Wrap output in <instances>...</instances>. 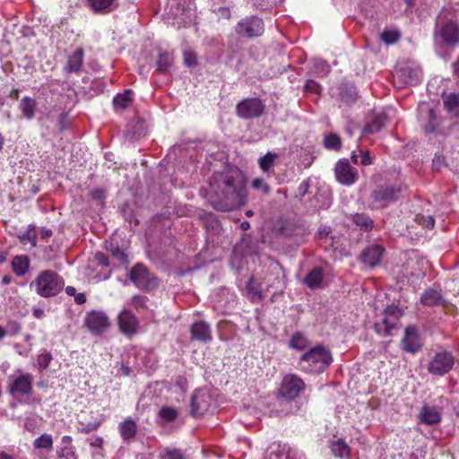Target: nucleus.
Segmentation results:
<instances>
[{
  "instance_id": "f257e3e1",
  "label": "nucleus",
  "mask_w": 459,
  "mask_h": 459,
  "mask_svg": "<svg viewBox=\"0 0 459 459\" xmlns=\"http://www.w3.org/2000/svg\"><path fill=\"white\" fill-rule=\"evenodd\" d=\"M210 203L217 211L230 212L247 202L246 184L238 172L215 173L210 182Z\"/></svg>"
},
{
  "instance_id": "f03ea898",
  "label": "nucleus",
  "mask_w": 459,
  "mask_h": 459,
  "mask_svg": "<svg viewBox=\"0 0 459 459\" xmlns=\"http://www.w3.org/2000/svg\"><path fill=\"white\" fill-rule=\"evenodd\" d=\"M454 16L452 9L443 8L437 15L435 30L436 39L449 46L459 42V24Z\"/></svg>"
},
{
  "instance_id": "7ed1b4c3",
  "label": "nucleus",
  "mask_w": 459,
  "mask_h": 459,
  "mask_svg": "<svg viewBox=\"0 0 459 459\" xmlns=\"http://www.w3.org/2000/svg\"><path fill=\"white\" fill-rule=\"evenodd\" d=\"M38 295L49 298L57 295L65 287L64 279L56 272L45 270L31 283Z\"/></svg>"
},
{
  "instance_id": "20e7f679",
  "label": "nucleus",
  "mask_w": 459,
  "mask_h": 459,
  "mask_svg": "<svg viewBox=\"0 0 459 459\" xmlns=\"http://www.w3.org/2000/svg\"><path fill=\"white\" fill-rule=\"evenodd\" d=\"M300 361L306 363L302 368L309 372L320 373L332 362V356L328 350L323 346H316L304 353Z\"/></svg>"
},
{
  "instance_id": "39448f33",
  "label": "nucleus",
  "mask_w": 459,
  "mask_h": 459,
  "mask_svg": "<svg viewBox=\"0 0 459 459\" xmlns=\"http://www.w3.org/2000/svg\"><path fill=\"white\" fill-rule=\"evenodd\" d=\"M402 193L403 187L399 185H381L372 191L370 197L376 208H385L397 201Z\"/></svg>"
},
{
  "instance_id": "423d86ee",
  "label": "nucleus",
  "mask_w": 459,
  "mask_h": 459,
  "mask_svg": "<svg viewBox=\"0 0 459 459\" xmlns=\"http://www.w3.org/2000/svg\"><path fill=\"white\" fill-rule=\"evenodd\" d=\"M402 316L403 311L397 306H387L381 320L374 324L376 332L382 336L392 335Z\"/></svg>"
},
{
  "instance_id": "0eeeda50",
  "label": "nucleus",
  "mask_w": 459,
  "mask_h": 459,
  "mask_svg": "<svg viewBox=\"0 0 459 459\" xmlns=\"http://www.w3.org/2000/svg\"><path fill=\"white\" fill-rule=\"evenodd\" d=\"M129 278L143 290H154L159 284L157 277L142 264H137L131 269Z\"/></svg>"
},
{
  "instance_id": "6e6552de",
  "label": "nucleus",
  "mask_w": 459,
  "mask_h": 459,
  "mask_svg": "<svg viewBox=\"0 0 459 459\" xmlns=\"http://www.w3.org/2000/svg\"><path fill=\"white\" fill-rule=\"evenodd\" d=\"M420 78L421 71L410 65L401 66L393 74L394 85L398 89L417 85Z\"/></svg>"
},
{
  "instance_id": "1a4fd4ad",
  "label": "nucleus",
  "mask_w": 459,
  "mask_h": 459,
  "mask_svg": "<svg viewBox=\"0 0 459 459\" xmlns=\"http://www.w3.org/2000/svg\"><path fill=\"white\" fill-rule=\"evenodd\" d=\"M419 117L426 133L436 134L444 133L440 126L441 119L429 104L422 103L420 106Z\"/></svg>"
},
{
  "instance_id": "9d476101",
  "label": "nucleus",
  "mask_w": 459,
  "mask_h": 459,
  "mask_svg": "<svg viewBox=\"0 0 459 459\" xmlns=\"http://www.w3.org/2000/svg\"><path fill=\"white\" fill-rule=\"evenodd\" d=\"M455 359L452 352L443 351L435 354L428 364V370L436 376H444L448 373L455 365Z\"/></svg>"
},
{
  "instance_id": "9b49d317",
  "label": "nucleus",
  "mask_w": 459,
  "mask_h": 459,
  "mask_svg": "<svg viewBox=\"0 0 459 459\" xmlns=\"http://www.w3.org/2000/svg\"><path fill=\"white\" fill-rule=\"evenodd\" d=\"M305 389L303 380L295 374L286 375L278 389L279 396L287 400H293L297 398L300 393Z\"/></svg>"
},
{
  "instance_id": "f8f14e48",
  "label": "nucleus",
  "mask_w": 459,
  "mask_h": 459,
  "mask_svg": "<svg viewBox=\"0 0 459 459\" xmlns=\"http://www.w3.org/2000/svg\"><path fill=\"white\" fill-rule=\"evenodd\" d=\"M265 106L258 98L245 99L236 107L237 115L243 119L260 117L264 112Z\"/></svg>"
},
{
  "instance_id": "ddd939ff",
  "label": "nucleus",
  "mask_w": 459,
  "mask_h": 459,
  "mask_svg": "<svg viewBox=\"0 0 459 459\" xmlns=\"http://www.w3.org/2000/svg\"><path fill=\"white\" fill-rule=\"evenodd\" d=\"M264 22L257 16L246 17L236 27L237 33L247 38L259 37L264 33Z\"/></svg>"
},
{
  "instance_id": "4468645a",
  "label": "nucleus",
  "mask_w": 459,
  "mask_h": 459,
  "mask_svg": "<svg viewBox=\"0 0 459 459\" xmlns=\"http://www.w3.org/2000/svg\"><path fill=\"white\" fill-rule=\"evenodd\" d=\"M84 325L93 334H100L107 331L110 326L108 316L101 311H91L87 313L84 318Z\"/></svg>"
},
{
  "instance_id": "2eb2a0df",
  "label": "nucleus",
  "mask_w": 459,
  "mask_h": 459,
  "mask_svg": "<svg viewBox=\"0 0 459 459\" xmlns=\"http://www.w3.org/2000/svg\"><path fill=\"white\" fill-rule=\"evenodd\" d=\"M337 181L345 186L354 184L358 179L357 170L350 165L347 160H340L334 169Z\"/></svg>"
},
{
  "instance_id": "dca6fc26",
  "label": "nucleus",
  "mask_w": 459,
  "mask_h": 459,
  "mask_svg": "<svg viewBox=\"0 0 459 459\" xmlns=\"http://www.w3.org/2000/svg\"><path fill=\"white\" fill-rule=\"evenodd\" d=\"M212 403L211 394L204 390L195 393L191 398V415L200 417L210 409Z\"/></svg>"
},
{
  "instance_id": "f3484780",
  "label": "nucleus",
  "mask_w": 459,
  "mask_h": 459,
  "mask_svg": "<svg viewBox=\"0 0 459 459\" xmlns=\"http://www.w3.org/2000/svg\"><path fill=\"white\" fill-rule=\"evenodd\" d=\"M118 326L124 334L132 336L138 331L139 321L130 310L124 309L118 315Z\"/></svg>"
},
{
  "instance_id": "a211bd4d",
  "label": "nucleus",
  "mask_w": 459,
  "mask_h": 459,
  "mask_svg": "<svg viewBox=\"0 0 459 459\" xmlns=\"http://www.w3.org/2000/svg\"><path fill=\"white\" fill-rule=\"evenodd\" d=\"M385 248L379 245H370L365 247L360 255V260L365 264L375 267L377 265L384 255Z\"/></svg>"
},
{
  "instance_id": "6ab92c4d",
  "label": "nucleus",
  "mask_w": 459,
  "mask_h": 459,
  "mask_svg": "<svg viewBox=\"0 0 459 459\" xmlns=\"http://www.w3.org/2000/svg\"><path fill=\"white\" fill-rule=\"evenodd\" d=\"M403 350L408 352L414 353L421 346L417 329L413 325L407 326L405 329V335L403 339Z\"/></svg>"
},
{
  "instance_id": "aec40b11",
  "label": "nucleus",
  "mask_w": 459,
  "mask_h": 459,
  "mask_svg": "<svg viewBox=\"0 0 459 459\" xmlns=\"http://www.w3.org/2000/svg\"><path fill=\"white\" fill-rule=\"evenodd\" d=\"M32 376L29 373L18 377L11 385L10 392L14 394H29L32 390Z\"/></svg>"
},
{
  "instance_id": "412c9836",
  "label": "nucleus",
  "mask_w": 459,
  "mask_h": 459,
  "mask_svg": "<svg viewBox=\"0 0 459 459\" xmlns=\"http://www.w3.org/2000/svg\"><path fill=\"white\" fill-rule=\"evenodd\" d=\"M192 339L199 342L212 341V330L210 325L204 321H198L192 325L190 329Z\"/></svg>"
},
{
  "instance_id": "4be33fe9",
  "label": "nucleus",
  "mask_w": 459,
  "mask_h": 459,
  "mask_svg": "<svg viewBox=\"0 0 459 459\" xmlns=\"http://www.w3.org/2000/svg\"><path fill=\"white\" fill-rule=\"evenodd\" d=\"M419 418L421 422L427 425L437 424L441 420V415L434 406L425 405L421 408Z\"/></svg>"
},
{
  "instance_id": "5701e85b",
  "label": "nucleus",
  "mask_w": 459,
  "mask_h": 459,
  "mask_svg": "<svg viewBox=\"0 0 459 459\" xmlns=\"http://www.w3.org/2000/svg\"><path fill=\"white\" fill-rule=\"evenodd\" d=\"M424 261L422 259L418 258H409L406 264L403 265L406 271H409L406 276L415 277L417 279H421L425 276V272L420 267Z\"/></svg>"
},
{
  "instance_id": "b1692460",
  "label": "nucleus",
  "mask_w": 459,
  "mask_h": 459,
  "mask_svg": "<svg viewBox=\"0 0 459 459\" xmlns=\"http://www.w3.org/2000/svg\"><path fill=\"white\" fill-rule=\"evenodd\" d=\"M84 52L82 48H77L69 57L65 65V71L68 73L78 72L83 63Z\"/></svg>"
},
{
  "instance_id": "393cba45",
  "label": "nucleus",
  "mask_w": 459,
  "mask_h": 459,
  "mask_svg": "<svg viewBox=\"0 0 459 459\" xmlns=\"http://www.w3.org/2000/svg\"><path fill=\"white\" fill-rule=\"evenodd\" d=\"M119 432L124 440L132 439L137 433V426L131 418L126 419L119 424Z\"/></svg>"
},
{
  "instance_id": "a878e982",
  "label": "nucleus",
  "mask_w": 459,
  "mask_h": 459,
  "mask_svg": "<svg viewBox=\"0 0 459 459\" xmlns=\"http://www.w3.org/2000/svg\"><path fill=\"white\" fill-rule=\"evenodd\" d=\"M420 301L423 305L432 307L443 305V299L439 291L436 290H427L421 296Z\"/></svg>"
},
{
  "instance_id": "bb28decb",
  "label": "nucleus",
  "mask_w": 459,
  "mask_h": 459,
  "mask_svg": "<svg viewBox=\"0 0 459 459\" xmlns=\"http://www.w3.org/2000/svg\"><path fill=\"white\" fill-rule=\"evenodd\" d=\"M247 291L253 301L262 300L265 295L262 290L261 284L254 277H251L247 284Z\"/></svg>"
},
{
  "instance_id": "cd10ccee",
  "label": "nucleus",
  "mask_w": 459,
  "mask_h": 459,
  "mask_svg": "<svg viewBox=\"0 0 459 459\" xmlns=\"http://www.w3.org/2000/svg\"><path fill=\"white\" fill-rule=\"evenodd\" d=\"M276 158V153L268 152L258 160L260 169L268 175L273 174Z\"/></svg>"
},
{
  "instance_id": "c85d7f7f",
  "label": "nucleus",
  "mask_w": 459,
  "mask_h": 459,
  "mask_svg": "<svg viewBox=\"0 0 459 459\" xmlns=\"http://www.w3.org/2000/svg\"><path fill=\"white\" fill-rule=\"evenodd\" d=\"M387 117L385 114L376 115L365 126V132L375 134L379 132L386 123Z\"/></svg>"
},
{
  "instance_id": "c756f323",
  "label": "nucleus",
  "mask_w": 459,
  "mask_h": 459,
  "mask_svg": "<svg viewBox=\"0 0 459 459\" xmlns=\"http://www.w3.org/2000/svg\"><path fill=\"white\" fill-rule=\"evenodd\" d=\"M323 281L322 269L319 267L314 268L310 271L304 279L305 284L311 289H316L321 286Z\"/></svg>"
},
{
  "instance_id": "7c9ffc66",
  "label": "nucleus",
  "mask_w": 459,
  "mask_h": 459,
  "mask_svg": "<svg viewBox=\"0 0 459 459\" xmlns=\"http://www.w3.org/2000/svg\"><path fill=\"white\" fill-rule=\"evenodd\" d=\"M36 100L30 97H23L20 102V108L28 119H31L35 116Z\"/></svg>"
},
{
  "instance_id": "2f4dec72",
  "label": "nucleus",
  "mask_w": 459,
  "mask_h": 459,
  "mask_svg": "<svg viewBox=\"0 0 459 459\" xmlns=\"http://www.w3.org/2000/svg\"><path fill=\"white\" fill-rule=\"evenodd\" d=\"M132 90H126L124 93L117 94L113 99V105L117 109H126L132 103Z\"/></svg>"
},
{
  "instance_id": "473e14b6",
  "label": "nucleus",
  "mask_w": 459,
  "mask_h": 459,
  "mask_svg": "<svg viewBox=\"0 0 459 459\" xmlns=\"http://www.w3.org/2000/svg\"><path fill=\"white\" fill-rule=\"evenodd\" d=\"M330 448L333 455L336 457L343 458L350 454L349 446L341 438L331 442Z\"/></svg>"
},
{
  "instance_id": "72a5a7b5",
  "label": "nucleus",
  "mask_w": 459,
  "mask_h": 459,
  "mask_svg": "<svg viewBox=\"0 0 459 459\" xmlns=\"http://www.w3.org/2000/svg\"><path fill=\"white\" fill-rule=\"evenodd\" d=\"M352 221L364 231L371 230L374 226V221L366 213H355Z\"/></svg>"
},
{
  "instance_id": "f704fd0d",
  "label": "nucleus",
  "mask_w": 459,
  "mask_h": 459,
  "mask_svg": "<svg viewBox=\"0 0 459 459\" xmlns=\"http://www.w3.org/2000/svg\"><path fill=\"white\" fill-rule=\"evenodd\" d=\"M444 105L448 112L455 116L459 115V94L450 93L444 97Z\"/></svg>"
},
{
  "instance_id": "c9c22d12",
  "label": "nucleus",
  "mask_w": 459,
  "mask_h": 459,
  "mask_svg": "<svg viewBox=\"0 0 459 459\" xmlns=\"http://www.w3.org/2000/svg\"><path fill=\"white\" fill-rule=\"evenodd\" d=\"M173 63V57L168 52H162L159 55L156 66L160 73L168 71Z\"/></svg>"
},
{
  "instance_id": "e433bc0d",
  "label": "nucleus",
  "mask_w": 459,
  "mask_h": 459,
  "mask_svg": "<svg viewBox=\"0 0 459 459\" xmlns=\"http://www.w3.org/2000/svg\"><path fill=\"white\" fill-rule=\"evenodd\" d=\"M13 267L17 275H22L29 269V260L26 256H15L13 261Z\"/></svg>"
},
{
  "instance_id": "4c0bfd02",
  "label": "nucleus",
  "mask_w": 459,
  "mask_h": 459,
  "mask_svg": "<svg viewBox=\"0 0 459 459\" xmlns=\"http://www.w3.org/2000/svg\"><path fill=\"white\" fill-rule=\"evenodd\" d=\"M159 459H186L181 450L176 448H163L159 454Z\"/></svg>"
},
{
  "instance_id": "58836bf2",
  "label": "nucleus",
  "mask_w": 459,
  "mask_h": 459,
  "mask_svg": "<svg viewBox=\"0 0 459 459\" xmlns=\"http://www.w3.org/2000/svg\"><path fill=\"white\" fill-rule=\"evenodd\" d=\"M290 346L295 350L302 351L307 346V340L302 333H296L290 339Z\"/></svg>"
},
{
  "instance_id": "ea45409f",
  "label": "nucleus",
  "mask_w": 459,
  "mask_h": 459,
  "mask_svg": "<svg viewBox=\"0 0 459 459\" xmlns=\"http://www.w3.org/2000/svg\"><path fill=\"white\" fill-rule=\"evenodd\" d=\"M342 142L340 137L335 134H329L324 138V146L329 150H339Z\"/></svg>"
},
{
  "instance_id": "a19ab883",
  "label": "nucleus",
  "mask_w": 459,
  "mask_h": 459,
  "mask_svg": "<svg viewBox=\"0 0 459 459\" xmlns=\"http://www.w3.org/2000/svg\"><path fill=\"white\" fill-rule=\"evenodd\" d=\"M254 190L260 191L263 195H268L271 193V186L262 178H255L251 182Z\"/></svg>"
},
{
  "instance_id": "79ce46f5",
  "label": "nucleus",
  "mask_w": 459,
  "mask_h": 459,
  "mask_svg": "<svg viewBox=\"0 0 459 459\" xmlns=\"http://www.w3.org/2000/svg\"><path fill=\"white\" fill-rule=\"evenodd\" d=\"M53 446L52 437L48 434H42L40 437L35 439L34 446L36 448H47L51 449Z\"/></svg>"
},
{
  "instance_id": "37998d69",
  "label": "nucleus",
  "mask_w": 459,
  "mask_h": 459,
  "mask_svg": "<svg viewBox=\"0 0 459 459\" xmlns=\"http://www.w3.org/2000/svg\"><path fill=\"white\" fill-rule=\"evenodd\" d=\"M380 38L387 45L394 44L398 41L400 33L394 30H385L381 33Z\"/></svg>"
},
{
  "instance_id": "c03bdc74",
  "label": "nucleus",
  "mask_w": 459,
  "mask_h": 459,
  "mask_svg": "<svg viewBox=\"0 0 459 459\" xmlns=\"http://www.w3.org/2000/svg\"><path fill=\"white\" fill-rule=\"evenodd\" d=\"M35 226L30 225L29 229L25 233L19 237L22 243H30L32 247L36 246V235L34 232Z\"/></svg>"
},
{
  "instance_id": "a18cd8bd",
  "label": "nucleus",
  "mask_w": 459,
  "mask_h": 459,
  "mask_svg": "<svg viewBox=\"0 0 459 459\" xmlns=\"http://www.w3.org/2000/svg\"><path fill=\"white\" fill-rule=\"evenodd\" d=\"M160 417L168 421H173L178 417V411L171 407H164L159 412Z\"/></svg>"
},
{
  "instance_id": "49530a36",
  "label": "nucleus",
  "mask_w": 459,
  "mask_h": 459,
  "mask_svg": "<svg viewBox=\"0 0 459 459\" xmlns=\"http://www.w3.org/2000/svg\"><path fill=\"white\" fill-rule=\"evenodd\" d=\"M298 454L290 449H283L279 455L271 454L270 459H303L302 456L297 458Z\"/></svg>"
},
{
  "instance_id": "de8ad7c7",
  "label": "nucleus",
  "mask_w": 459,
  "mask_h": 459,
  "mask_svg": "<svg viewBox=\"0 0 459 459\" xmlns=\"http://www.w3.org/2000/svg\"><path fill=\"white\" fill-rule=\"evenodd\" d=\"M416 221L426 229H432L435 225V219L430 215L418 214Z\"/></svg>"
},
{
  "instance_id": "09e8293b",
  "label": "nucleus",
  "mask_w": 459,
  "mask_h": 459,
  "mask_svg": "<svg viewBox=\"0 0 459 459\" xmlns=\"http://www.w3.org/2000/svg\"><path fill=\"white\" fill-rule=\"evenodd\" d=\"M147 298L145 296L142 295H135L132 298V306L137 309H145L147 307L146 306Z\"/></svg>"
},
{
  "instance_id": "8fccbe9b",
  "label": "nucleus",
  "mask_w": 459,
  "mask_h": 459,
  "mask_svg": "<svg viewBox=\"0 0 459 459\" xmlns=\"http://www.w3.org/2000/svg\"><path fill=\"white\" fill-rule=\"evenodd\" d=\"M114 0H89L91 5L95 11H101L111 5Z\"/></svg>"
},
{
  "instance_id": "3c124183",
  "label": "nucleus",
  "mask_w": 459,
  "mask_h": 459,
  "mask_svg": "<svg viewBox=\"0 0 459 459\" xmlns=\"http://www.w3.org/2000/svg\"><path fill=\"white\" fill-rule=\"evenodd\" d=\"M101 424L100 420H95L93 422H89L87 424H82L81 428H78V431L83 434L90 433L93 430H96Z\"/></svg>"
},
{
  "instance_id": "603ef678",
  "label": "nucleus",
  "mask_w": 459,
  "mask_h": 459,
  "mask_svg": "<svg viewBox=\"0 0 459 459\" xmlns=\"http://www.w3.org/2000/svg\"><path fill=\"white\" fill-rule=\"evenodd\" d=\"M184 63L187 66H194L196 65L197 56L193 51H184Z\"/></svg>"
},
{
  "instance_id": "864d4df0",
  "label": "nucleus",
  "mask_w": 459,
  "mask_h": 459,
  "mask_svg": "<svg viewBox=\"0 0 459 459\" xmlns=\"http://www.w3.org/2000/svg\"><path fill=\"white\" fill-rule=\"evenodd\" d=\"M330 71L329 65L325 61H317L315 63V72L321 75L327 74Z\"/></svg>"
},
{
  "instance_id": "5fc2aeb1",
  "label": "nucleus",
  "mask_w": 459,
  "mask_h": 459,
  "mask_svg": "<svg viewBox=\"0 0 459 459\" xmlns=\"http://www.w3.org/2000/svg\"><path fill=\"white\" fill-rule=\"evenodd\" d=\"M51 359L52 356L49 353H41L39 356L38 363L41 368L45 369L48 367V364L51 361Z\"/></svg>"
},
{
  "instance_id": "6e6d98bb",
  "label": "nucleus",
  "mask_w": 459,
  "mask_h": 459,
  "mask_svg": "<svg viewBox=\"0 0 459 459\" xmlns=\"http://www.w3.org/2000/svg\"><path fill=\"white\" fill-rule=\"evenodd\" d=\"M307 91H311L314 93H319L321 91V86L313 80H307L304 86Z\"/></svg>"
},
{
  "instance_id": "4d7b16f0",
  "label": "nucleus",
  "mask_w": 459,
  "mask_h": 459,
  "mask_svg": "<svg viewBox=\"0 0 459 459\" xmlns=\"http://www.w3.org/2000/svg\"><path fill=\"white\" fill-rule=\"evenodd\" d=\"M21 330V325L16 322H10L7 325L6 332L7 334L16 335Z\"/></svg>"
},
{
  "instance_id": "13d9d810",
  "label": "nucleus",
  "mask_w": 459,
  "mask_h": 459,
  "mask_svg": "<svg viewBox=\"0 0 459 459\" xmlns=\"http://www.w3.org/2000/svg\"><path fill=\"white\" fill-rule=\"evenodd\" d=\"M110 251L112 252L113 255H115L117 258H118L121 262L126 261V254L122 250H120L117 247H112L110 249Z\"/></svg>"
},
{
  "instance_id": "bf43d9fd",
  "label": "nucleus",
  "mask_w": 459,
  "mask_h": 459,
  "mask_svg": "<svg viewBox=\"0 0 459 459\" xmlns=\"http://www.w3.org/2000/svg\"><path fill=\"white\" fill-rule=\"evenodd\" d=\"M359 163L362 165H369L372 163V158L368 151L362 152Z\"/></svg>"
},
{
  "instance_id": "052dcab7",
  "label": "nucleus",
  "mask_w": 459,
  "mask_h": 459,
  "mask_svg": "<svg viewBox=\"0 0 459 459\" xmlns=\"http://www.w3.org/2000/svg\"><path fill=\"white\" fill-rule=\"evenodd\" d=\"M91 196L93 199H102L105 197V191L100 188L93 189L91 191Z\"/></svg>"
},
{
  "instance_id": "680f3d73",
  "label": "nucleus",
  "mask_w": 459,
  "mask_h": 459,
  "mask_svg": "<svg viewBox=\"0 0 459 459\" xmlns=\"http://www.w3.org/2000/svg\"><path fill=\"white\" fill-rule=\"evenodd\" d=\"M308 188H309V182L308 180H305L303 181L299 186V193L301 196H304L307 191H308Z\"/></svg>"
},
{
  "instance_id": "e2e57ef3",
  "label": "nucleus",
  "mask_w": 459,
  "mask_h": 459,
  "mask_svg": "<svg viewBox=\"0 0 459 459\" xmlns=\"http://www.w3.org/2000/svg\"><path fill=\"white\" fill-rule=\"evenodd\" d=\"M96 259L98 260V262L100 265L108 266V259L104 254L97 253Z\"/></svg>"
},
{
  "instance_id": "0e129e2a",
  "label": "nucleus",
  "mask_w": 459,
  "mask_h": 459,
  "mask_svg": "<svg viewBox=\"0 0 459 459\" xmlns=\"http://www.w3.org/2000/svg\"><path fill=\"white\" fill-rule=\"evenodd\" d=\"M90 445H91V446H93V447L101 448L102 445H103V438L100 437H96L91 439V441L90 442Z\"/></svg>"
},
{
  "instance_id": "69168bd1",
  "label": "nucleus",
  "mask_w": 459,
  "mask_h": 459,
  "mask_svg": "<svg viewBox=\"0 0 459 459\" xmlns=\"http://www.w3.org/2000/svg\"><path fill=\"white\" fill-rule=\"evenodd\" d=\"M74 301L79 305L85 303L86 297H85L84 293H76L74 296Z\"/></svg>"
},
{
  "instance_id": "338daca9",
  "label": "nucleus",
  "mask_w": 459,
  "mask_h": 459,
  "mask_svg": "<svg viewBox=\"0 0 459 459\" xmlns=\"http://www.w3.org/2000/svg\"><path fill=\"white\" fill-rule=\"evenodd\" d=\"M59 130L62 132L66 127V117L65 115H61L58 120Z\"/></svg>"
},
{
  "instance_id": "774afa93",
  "label": "nucleus",
  "mask_w": 459,
  "mask_h": 459,
  "mask_svg": "<svg viewBox=\"0 0 459 459\" xmlns=\"http://www.w3.org/2000/svg\"><path fill=\"white\" fill-rule=\"evenodd\" d=\"M329 233H330V230L326 227L321 228V229H319V230L317 232V238H326Z\"/></svg>"
}]
</instances>
